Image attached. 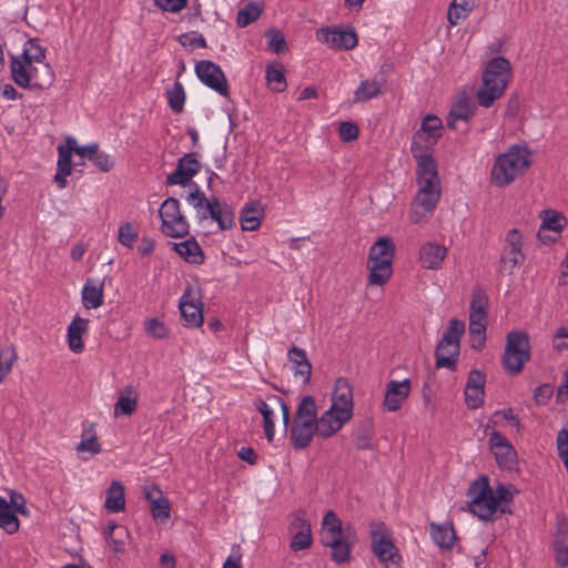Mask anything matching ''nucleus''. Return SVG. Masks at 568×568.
<instances>
[{"mask_svg": "<svg viewBox=\"0 0 568 568\" xmlns=\"http://www.w3.org/2000/svg\"><path fill=\"white\" fill-rule=\"evenodd\" d=\"M45 49L38 39H29L20 57L12 55L10 61L11 78L23 89H48L54 81V72L44 61Z\"/></svg>", "mask_w": 568, "mask_h": 568, "instance_id": "1", "label": "nucleus"}, {"mask_svg": "<svg viewBox=\"0 0 568 568\" xmlns=\"http://www.w3.org/2000/svg\"><path fill=\"white\" fill-rule=\"evenodd\" d=\"M355 539L353 528L351 526L343 527L341 519L333 510H328L324 515L321 542L331 548V558L334 562L343 565L349 561Z\"/></svg>", "mask_w": 568, "mask_h": 568, "instance_id": "2", "label": "nucleus"}, {"mask_svg": "<svg viewBox=\"0 0 568 568\" xmlns=\"http://www.w3.org/2000/svg\"><path fill=\"white\" fill-rule=\"evenodd\" d=\"M510 78V62L504 57L491 59L484 69L483 82L477 91L479 105L491 106L504 94Z\"/></svg>", "mask_w": 568, "mask_h": 568, "instance_id": "3", "label": "nucleus"}, {"mask_svg": "<svg viewBox=\"0 0 568 568\" xmlns=\"http://www.w3.org/2000/svg\"><path fill=\"white\" fill-rule=\"evenodd\" d=\"M424 141H426V115L420 118V128L412 143V153L418 166V191L409 210V219L413 223H419L426 216V149L423 145Z\"/></svg>", "mask_w": 568, "mask_h": 568, "instance_id": "4", "label": "nucleus"}, {"mask_svg": "<svg viewBox=\"0 0 568 568\" xmlns=\"http://www.w3.org/2000/svg\"><path fill=\"white\" fill-rule=\"evenodd\" d=\"M396 246L389 236L378 237L369 248L367 268L369 270L368 283L371 285H384L393 275V261Z\"/></svg>", "mask_w": 568, "mask_h": 568, "instance_id": "5", "label": "nucleus"}, {"mask_svg": "<svg viewBox=\"0 0 568 568\" xmlns=\"http://www.w3.org/2000/svg\"><path fill=\"white\" fill-rule=\"evenodd\" d=\"M529 166V153L525 148L514 145L497 156L490 173L491 183L504 187L510 184Z\"/></svg>", "mask_w": 568, "mask_h": 568, "instance_id": "6", "label": "nucleus"}, {"mask_svg": "<svg viewBox=\"0 0 568 568\" xmlns=\"http://www.w3.org/2000/svg\"><path fill=\"white\" fill-rule=\"evenodd\" d=\"M186 201L196 210L200 221L211 217L222 231L231 230L234 226L232 209L227 204L221 203L215 196L207 199L197 186L186 196Z\"/></svg>", "mask_w": 568, "mask_h": 568, "instance_id": "7", "label": "nucleus"}, {"mask_svg": "<svg viewBox=\"0 0 568 568\" xmlns=\"http://www.w3.org/2000/svg\"><path fill=\"white\" fill-rule=\"evenodd\" d=\"M465 333V323L452 318L435 349L436 368L455 372L460 353V338Z\"/></svg>", "mask_w": 568, "mask_h": 568, "instance_id": "8", "label": "nucleus"}, {"mask_svg": "<svg viewBox=\"0 0 568 568\" xmlns=\"http://www.w3.org/2000/svg\"><path fill=\"white\" fill-rule=\"evenodd\" d=\"M530 358L529 337L526 333L513 331L507 334V342L503 355L504 368L510 374H518L523 371L526 362Z\"/></svg>", "mask_w": 568, "mask_h": 568, "instance_id": "9", "label": "nucleus"}, {"mask_svg": "<svg viewBox=\"0 0 568 568\" xmlns=\"http://www.w3.org/2000/svg\"><path fill=\"white\" fill-rule=\"evenodd\" d=\"M195 73L205 85L223 97H229L227 80L220 65L209 60H201L195 64Z\"/></svg>", "mask_w": 568, "mask_h": 568, "instance_id": "10", "label": "nucleus"}, {"mask_svg": "<svg viewBox=\"0 0 568 568\" xmlns=\"http://www.w3.org/2000/svg\"><path fill=\"white\" fill-rule=\"evenodd\" d=\"M179 307L185 326L200 327L203 324L202 302L196 287H186Z\"/></svg>", "mask_w": 568, "mask_h": 568, "instance_id": "11", "label": "nucleus"}, {"mask_svg": "<svg viewBox=\"0 0 568 568\" xmlns=\"http://www.w3.org/2000/svg\"><path fill=\"white\" fill-rule=\"evenodd\" d=\"M200 170L201 163L196 159V153H186L179 160L176 169L168 175L166 184L184 186Z\"/></svg>", "mask_w": 568, "mask_h": 568, "instance_id": "12", "label": "nucleus"}, {"mask_svg": "<svg viewBox=\"0 0 568 568\" xmlns=\"http://www.w3.org/2000/svg\"><path fill=\"white\" fill-rule=\"evenodd\" d=\"M317 39L335 50H351L357 44V34L353 29L343 31L338 29H321Z\"/></svg>", "mask_w": 568, "mask_h": 568, "instance_id": "13", "label": "nucleus"}, {"mask_svg": "<svg viewBox=\"0 0 568 568\" xmlns=\"http://www.w3.org/2000/svg\"><path fill=\"white\" fill-rule=\"evenodd\" d=\"M352 416L346 410H337V408L331 406L317 422L318 436L327 438L338 432L345 423H347Z\"/></svg>", "mask_w": 568, "mask_h": 568, "instance_id": "14", "label": "nucleus"}, {"mask_svg": "<svg viewBox=\"0 0 568 568\" xmlns=\"http://www.w3.org/2000/svg\"><path fill=\"white\" fill-rule=\"evenodd\" d=\"M410 390L409 381H390L386 385L383 405L388 412H396L400 408Z\"/></svg>", "mask_w": 568, "mask_h": 568, "instance_id": "15", "label": "nucleus"}, {"mask_svg": "<svg viewBox=\"0 0 568 568\" xmlns=\"http://www.w3.org/2000/svg\"><path fill=\"white\" fill-rule=\"evenodd\" d=\"M290 532L292 535L291 549L294 551L304 550L311 547L313 538L311 532V524L296 516L290 525Z\"/></svg>", "mask_w": 568, "mask_h": 568, "instance_id": "16", "label": "nucleus"}, {"mask_svg": "<svg viewBox=\"0 0 568 568\" xmlns=\"http://www.w3.org/2000/svg\"><path fill=\"white\" fill-rule=\"evenodd\" d=\"M314 435L318 436L317 423L293 420L290 439L295 449L306 448L311 444Z\"/></svg>", "mask_w": 568, "mask_h": 568, "instance_id": "17", "label": "nucleus"}, {"mask_svg": "<svg viewBox=\"0 0 568 568\" xmlns=\"http://www.w3.org/2000/svg\"><path fill=\"white\" fill-rule=\"evenodd\" d=\"M337 410H346L353 416V389L346 378H337L332 394V405Z\"/></svg>", "mask_w": 568, "mask_h": 568, "instance_id": "18", "label": "nucleus"}, {"mask_svg": "<svg viewBox=\"0 0 568 568\" xmlns=\"http://www.w3.org/2000/svg\"><path fill=\"white\" fill-rule=\"evenodd\" d=\"M467 496L469 497L468 508H474L475 510H481L478 506L485 499H489L493 496V488L489 485V479L487 476H480L476 480H474L468 489Z\"/></svg>", "mask_w": 568, "mask_h": 568, "instance_id": "19", "label": "nucleus"}, {"mask_svg": "<svg viewBox=\"0 0 568 568\" xmlns=\"http://www.w3.org/2000/svg\"><path fill=\"white\" fill-rule=\"evenodd\" d=\"M554 549L556 562L561 567L568 566V520L566 518H561L557 523Z\"/></svg>", "mask_w": 568, "mask_h": 568, "instance_id": "20", "label": "nucleus"}, {"mask_svg": "<svg viewBox=\"0 0 568 568\" xmlns=\"http://www.w3.org/2000/svg\"><path fill=\"white\" fill-rule=\"evenodd\" d=\"M139 394L136 389L128 385L119 394L114 404V416H131L138 408Z\"/></svg>", "mask_w": 568, "mask_h": 568, "instance_id": "21", "label": "nucleus"}, {"mask_svg": "<svg viewBox=\"0 0 568 568\" xmlns=\"http://www.w3.org/2000/svg\"><path fill=\"white\" fill-rule=\"evenodd\" d=\"M104 283L88 278L82 288V303L85 308H98L104 302Z\"/></svg>", "mask_w": 568, "mask_h": 568, "instance_id": "22", "label": "nucleus"}, {"mask_svg": "<svg viewBox=\"0 0 568 568\" xmlns=\"http://www.w3.org/2000/svg\"><path fill=\"white\" fill-rule=\"evenodd\" d=\"M89 320L75 316L68 326V345L73 353H81L84 349L82 335L88 331Z\"/></svg>", "mask_w": 568, "mask_h": 568, "instance_id": "23", "label": "nucleus"}, {"mask_svg": "<svg viewBox=\"0 0 568 568\" xmlns=\"http://www.w3.org/2000/svg\"><path fill=\"white\" fill-rule=\"evenodd\" d=\"M374 555L381 562H384L386 568H399V555L393 542L392 537L372 546Z\"/></svg>", "mask_w": 568, "mask_h": 568, "instance_id": "24", "label": "nucleus"}, {"mask_svg": "<svg viewBox=\"0 0 568 568\" xmlns=\"http://www.w3.org/2000/svg\"><path fill=\"white\" fill-rule=\"evenodd\" d=\"M430 536L440 549H452L456 540V532L452 523L432 524Z\"/></svg>", "mask_w": 568, "mask_h": 568, "instance_id": "25", "label": "nucleus"}, {"mask_svg": "<svg viewBox=\"0 0 568 568\" xmlns=\"http://www.w3.org/2000/svg\"><path fill=\"white\" fill-rule=\"evenodd\" d=\"M442 195L440 178L436 168V162L428 154V212L438 203Z\"/></svg>", "mask_w": 568, "mask_h": 568, "instance_id": "26", "label": "nucleus"}, {"mask_svg": "<svg viewBox=\"0 0 568 568\" xmlns=\"http://www.w3.org/2000/svg\"><path fill=\"white\" fill-rule=\"evenodd\" d=\"M263 217V207L256 202L247 203L241 213V226L244 231H255L262 221Z\"/></svg>", "mask_w": 568, "mask_h": 568, "instance_id": "27", "label": "nucleus"}, {"mask_svg": "<svg viewBox=\"0 0 568 568\" xmlns=\"http://www.w3.org/2000/svg\"><path fill=\"white\" fill-rule=\"evenodd\" d=\"M104 536L108 545L114 552H122L125 548V539L129 534L124 526L111 523L104 530Z\"/></svg>", "mask_w": 568, "mask_h": 568, "instance_id": "28", "label": "nucleus"}, {"mask_svg": "<svg viewBox=\"0 0 568 568\" xmlns=\"http://www.w3.org/2000/svg\"><path fill=\"white\" fill-rule=\"evenodd\" d=\"M104 507L111 513H119L124 509V487L120 481L113 480L106 489Z\"/></svg>", "mask_w": 568, "mask_h": 568, "instance_id": "29", "label": "nucleus"}, {"mask_svg": "<svg viewBox=\"0 0 568 568\" xmlns=\"http://www.w3.org/2000/svg\"><path fill=\"white\" fill-rule=\"evenodd\" d=\"M162 232L170 237H184L189 234V223L183 214L162 219Z\"/></svg>", "mask_w": 568, "mask_h": 568, "instance_id": "30", "label": "nucleus"}, {"mask_svg": "<svg viewBox=\"0 0 568 568\" xmlns=\"http://www.w3.org/2000/svg\"><path fill=\"white\" fill-rule=\"evenodd\" d=\"M474 114V105L469 101L467 97H462L458 101L453 105L448 119L447 125L450 129H455V124L457 120L468 121Z\"/></svg>", "mask_w": 568, "mask_h": 568, "instance_id": "31", "label": "nucleus"}, {"mask_svg": "<svg viewBox=\"0 0 568 568\" xmlns=\"http://www.w3.org/2000/svg\"><path fill=\"white\" fill-rule=\"evenodd\" d=\"M265 78L267 81V85L274 92H283L285 91L287 83L285 79V71L282 64H270L265 70Z\"/></svg>", "mask_w": 568, "mask_h": 568, "instance_id": "32", "label": "nucleus"}, {"mask_svg": "<svg viewBox=\"0 0 568 568\" xmlns=\"http://www.w3.org/2000/svg\"><path fill=\"white\" fill-rule=\"evenodd\" d=\"M174 248L189 263L200 264L203 262L202 250L194 240L175 243Z\"/></svg>", "mask_w": 568, "mask_h": 568, "instance_id": "33", "label": "nucleus"}, {"mask_svg": "<svg viewBox=\"0 0 568 568\" xmlns=\"http://www.w3.org/2000/svg\"><path fill=\"white\" fill-rule=\"evenodd\" d=\"M293 420L303 422L306 420L308 423H317V407L315 404V399L313 396L307 395L304 396L296 409L295 416Z\"/></svg>", "mask_w": 568, "mask_h": 568, "instance_id": "34", "label": "nucleus"}, {"mask_svg": "<svg viewBox=\"0 0 568 568\" xmlns=\"http://www.w3.org/2000/svg\"><path fill=\"white\" fill-rule=\"evenodd\" d=\"M77 450L88 452L91 455H97L101 452V445L98 442L94 424H89L83 428L81 442L78 444Z\"/></svg>", "mask_w": 568, "mask_h": 568, "instance_id": "35", "label": "nucleus"}, {"mask_svg": "<svg viewBox=\"0 0 568 568\" xmlns=\"http://www.w3.org/2000/svg\"><path fill=\"white\" fill-rule=\"evenodd\" d=\"M0 528L8 534H14L19 529V519L10 509L9 501L0 496Z\"/></svg>", "mask_w": 568, "mask_h": 568, "instance_id": "36", "label": "nucleus"}, {"mask_svg": "<svg viewBox=\"0 0 568 568\" xmlns=\"http://www.w3.org/2000/svg\"><path fill=\"white\" fill-rule=\"evenodd\" d=\"M475 6L476 0H453L448 10L449 22L457 24L459 20L466 19Z\"/></svg>", "mask_w": 568, "mask_h": 568, "instance_id": "37", "label": "nucleus"}, {"mask_svg": "<svg viewBox=\"0 0 568 568\" xmlns=\"http://www.w3.org/2000/svg\"><path fill=\"white\" fill-rule=\"evenodd\" d=\"M541 219H542L541 230H539V232H538V237L541 241H544V237H542L544 230L554 231V232L558 233L562 230V227L566 224L565 216L552 211V210L542 211Z\"/></svg>", "mask_w": 568, "mask_h": 568, "instance_id": "38", "label": "nucleus"}, {"mask_svg": "<svg viewBox=\"0 0 568 568\" xmlns=\"http://www.w3.org/2000/svg\"><path fill=\"white\" fill-rule=\"evenodd\" d=\"M525 262V254L523 252L503 251L500 257L499 273L501 275H513L515 270L521 266Z\"/></svg>", "mask_w": 568, "mask_h": 568, "instance_id": "39", "label": "nucleus"}, {"mask_svg": "<svg viewBox=\"0 0 568 568\" xmlns=\"http://www.w3.org/2000/svg\"><path fill=\"white\" fill-rule=\"evenodd\" d=\"M262 12L263 9L258 3L248 2L237 12L236 23L240 28H245L256 21Z\"/></svg>", "mask_w": 568, "mask_h": 568, "instance_id": "40", "label": "nucleus"}, {"mask_svg": "<svg viewBox=\"0 0 568 568\" xmlns=\"http://www.w3.org/2000/svg\"><path fill=\"white\" fill-rule=\"evenodd\" d=\"M255 408L262 414L263 416V426L264 432L266 435V438L268 442H272L274 438V423H273V409L268 406L266 402H264L262 398H256L254 400Z\"/></svg>", "mask_w": 568, "mask_h": 568, "instance_id": "41", "label": "nucleus"}, {"mask_svg": "<svg viewBox=\"0 0 568 568\" xmlns=\"http://www.w3.org/2000/svg\"><path fill=\"white\" fill-rule=\"evenodd\" d=\"M382 82L376 80H365L356 89L354 98L356 102H364L377 97L381 93Z\"/></svg>", "mask_w": 568, "mask_h": 568, "instance_id": "42", "label": "nucleus"}, {"mask_svg": "<svg viewBox=\"0 0 568 568\" xmlns=\"http://www.w3.org/2000/svg\"><path fill=\"white\" fill-rule=\"evenodd\" d=\"M17 358L13 346L7 345L0 348V383L10 374Z\"/></svg>", "mask_w": 568, "mask_h": 568, "instance_id": "43", "label": "nucleus"}, {"mask_svg": "<svg viewBox=\"0 0 568 568\" xmlns=\"http://www.w3.org/2000/svg\"><path fill=\"white\" fill-rule=\"evenodd\" d=\"M447 246L428 242V270H439L447 256Z\"/></svg>", "mask_w": 568, "mask_h": 568, "instance_id": "44", "label": "nucleus"}, {"mask_svg": "<svg viewBox=\"0 0 568 568\" xmlns=\"http://www.w3.org/2000/svg\"><path fill=\"white\" fill-rule=\"evenodd\" d=\"M168 102L171 110L175 113H181L184 109L185 92L180 82H175L171 90H168Z\"/></svg>", "mask_w": 568, "mask_h": 568, "instance_id": "45", "label": "nucleus"}, {"mask_svg": "<svg viewBox=\"0 0 568 568\" xmlns=\"http://www.w3.org/2000/svg\"><path fill=\"white\" fill-rule=\"evenodd\" d=\"M481 510H475L474 508H468L471 514L477 516L483 520H494L497 518L496 514L498 511V507L496 506V500L494 497L489 499H485L478 506Z\"/></svg>", "mask_w": 568, "mask_h": 568, "instance_id": "46", "label": "nucleus"}, {"mask_svg": "<svg viewBox=\"0 0 568 568\" xmlns=\"http://www.w3.org/2000/svg\"><path fill=\"white\" fill-rule=\"evenodd\" d=\"M266 38L270 49H272L276 54H282L287 51V43L281 31L271 29L266 33Z\"/></svg>", "mask_w": 568, "mask_h": 568, "instance_id": "47", "label": "nucleus"}, {"mask_svg": "<svg viewBox=\"0 0 568 568\" xmlns=\"http://www.w3.org/2000/svg\"><path fill=\"white\" fill-rule=\"evenodd\" d=\"M138 236H139L138 230L131 223H125V224L121 225L119 229V235H118L119 242L129 248H131L133 246Z\"/></svg>", "mask_w": 568, "mask_h": 568, "instance_id": "48", "label": "nucleus"}, {"mask_svg": "<svg viewBox=\"0 0 568 568\" xmlns=\"http://www.w3.org/2000/svg\"><path fill=\"white\" fill-rule=\"evenodd\" d=\"M150 508L155 520L165 521L169 519L170 503L164 496L158 500H153V505H151Z\"/></svg>", "mask_w": 568, "mask_h": 568, "instance_id": "49", "label": "nucleus"}, {"mask_svg": "<svg viewBox=\"0 0 568 568\" xmlns=\"http://www.w3.org/2000/svg\"><path fill=\"white\" fill-rule=\"evenodd\" d=\"M488 296L480 287H475L471 295L469 312H487Z\"/></svg>", "mask_w": 568, "mask_h": 568, "instance_id": "50", "label": "nucleus"}, {"mask_svg": "<svg viewBox=\"0 0 568 568\" xmlns=\"http://www.w3.org/2000/svg\"><path fill=\"white\" fill-rule=\"evenodd\" d=\"M392 537V534L387 526L382 521H375L371 524V538L372 546L377 545Z\"/></svg>", "mask_w": 568, "mask_h": 568, "instance_id": "51", "label": "nucleus"}, {"mask_svg": "<svg viewBox=\"0 0 568 568\" xmlns=\"http://www.w3.org/2000/svg\"><path fill=\"white\" fill-rule=\"evenodd\" d=\"M90 161H92L93 164L101 172H109L112 170V168L114 165L113 159L105 152L99 151V148L94 150V154H92V158Z\"/></svg>", "mask_w": 568, "mask_h": 568, "instance_id": "52", "label": "nucleus"}, {"mask_svg": "<svg viewBox=\"0 0 568 568\" xmlns=\"http://www.w3.org/2000/svg\"><path fill=\"white\" fill-rule=\"evenodd\" d=\"M487 312H469V332L479 333L487 328Z\"/></svg>", "mask_w": 568, "mask_h": 568, "instance_id": "53", "label": "nucleus"}, {"mask_svg": "<svg viewBox=\"0 0 568 568\" xmlns=\"http://www.w3.org/2000/svg\"><path fill=\"white\" fill-rule=\"evenodd\" d=\"M67 152H74L75 154L80 155L81 158H87L91 160L92 154H94V150L98 149V144L93 143L85 146H78L77 141L72 138L67 140Z\"/></svg>", "mask_w": 568, "mask_h": 568, "instance_id": "54", "label": "nucleus"}, {"mask_svg": "<svg viewBox=\"0 0 568 568\" xmlns=\"http://www.w3.org/2000/svg\"><path fill=\"white\" fill-rule=\"evenodd\" d=\"M182 214L181 213V210H180V203L174 197H169L166 199L160 210H159V215L162 219H168V217H174V215H180Z\"/></svg>", "mask_w": 568, "mask_h": 568, "instance_id": "55", "label": "nucleus"}, {"mask_svg": "<svg viewBox=\"0 0 568 568\" xmlns=\"http://www.w3.org/2000/svg\"><path fill=\"white\" fill-rule=\"evenodd\" d=\"M497 463L505 468H513L515 465L516 453L511 445H509V452L506 449L495 448L494 450Z\"/></svg>", "mask_w": 568, "mask_h": 568, "instance_id": "56", "label": "nucleus"}, {"mask_svg": "<svg viewBox=\"0 0 568 568\" xmlns=\"http://www.w3.org/2000/svg\"><path fill=\"white\" fill-rule=\"evenodd\" d=\"M144 325L148 334L154 338H165L168 336V329L164 323L156 318L146 320Z\"/></svg>", "mask_w": 568, "mask_h": 568, "instance_id": "57", "label": "nucleus"}, {"mask_svg": "<svg viewBox=\"0 0 568 568\" xmlns=\"http://www.w3.org/2000/svg\"><path fill=\"white\" fill-rule=\"evenodd\" d=\"M339 138L344 142H352L358 138V126L352 122H342L338 128Z\"/></svg>", "mask_w": 568, "mask_h": 568, "instance_id": "58", "label": "nucleus"}, {"mask_svg": "<svg viewBox=\"0 0 568 568\" xmlns=\"http://www.w3.org/2000/svg\"><path fill=\"white\" fill-rule=\"evenodd\" d=\"M59 159H58V171L63 173L64 175H70L72 172V161L70 152H67L63 145L58 148Z\"/></svg>", "mask_w": 568, "mask_h": 568, "instance_id": "59", "label": "nucleus"}, {"mask_svg": "<svg viewBox=\"0 0 568 568\" xmlns=\"http://www.w3.org/2000/svg\"><path fill=\"white\" fill-rule=\"evenodd\" d=\"M465 398L469 408H478L484 400V389L481 388H465Z\"/></svg>", "mask_w": 568, "mask_h": 568, "instance_id": "60", "label": "nucleus"}, {"mask_svg": "<svg viewBox=\"0 0 568 568\" xmlns=\"http://www.w3.org/2000/svg\"><path fill=\"white\" fill-rule=\"evenodd\" d=\"M179 42L183 47H200L205 48L206 41L202 34H197L196 32L183 33L179 37Z\"/></svg>", "mask_w": 568, "mask_h": 568, "instance_id": "61", "label": "nucleus"}, {"mask_svg": "<svg viewBox=\"0 0 568 568\" xmlns=\"http://www.w3.org/2000/svg\"><path fill=\"white\" fill-rule=\"evenodd\" d=\"M506 247L504 250L510 252H523L521 234L517 229L510 230L506 235Z\"/></svg>", "mask_w": 568, "mask_h": 568, "instance_id": "62", "label": "nucleus"}, {"mask_svg": "<svg viewBox=\"0 0 568 568\" xmlns=\"http://www.w3.org/2000/svg\"><path fill=\"white\" fill-rule=\"evenodd\" d=\"M442 120L435 115L428 114V144L435 143L442 135Z\"/></svg>", "mask_w": 568, "mask_h": 568, "instance_id": "63", "label": "nucleus"}, {"mask_svg": "<svg viewBox=\"0 0 568 568\" xmlns=\"http://www.w3.org/2000/svg\"><path fill=\"white\" fill-rule=\"evenodd\" d=\"M557 449L562 462L568 459V430L566 428H562L558 433Z\"/></svg>", "mask_w": 568, "mask_h": 568, "instance_id": "64", "label": "nucleus"}]
</instances>
